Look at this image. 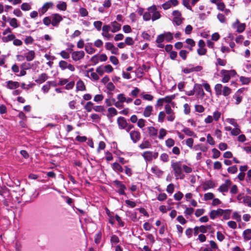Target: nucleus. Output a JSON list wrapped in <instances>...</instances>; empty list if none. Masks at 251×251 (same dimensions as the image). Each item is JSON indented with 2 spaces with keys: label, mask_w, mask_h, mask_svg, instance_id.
I'll return each instance as SVG.
<instances>
[{
  "label": "nucleus",
  "mask_w": 251,
  "mask_h": 251,
  "mask_svg": "<svg viewBox=\"0 0 251 251\" xmlns=\"http://www.w3.org/2000/svg\"><path fill=\"white\" fill-rule=\"evenodd\" d=\"M148 11L144 13L143 20L145 21H149L151 20L155 21L161 17L160 11L157 9L155 5H152L147 8Z\"/></svg>",
  "instance_id": "obj_1"
},
{
  "label": "nucleus",
  "mask_w": 251,
  "mask_h": 251,
  "mask_svg": "<svg viewBox=\"0 0 251 251\" xmlns=\"http://www.w3.org/2000/svg\"><path fill=\"white\" fill-rule=\"evenodd\" d=\"M171 166L175 172V176L176 179H183L184 177V175L182 171V166L180 162L172 163Z\"/></svg>",
  "instance_id": "obj_2"
},
{
  "label": "nucleus",
  "mask_w": 251,
  "mask_h": 251,
  "mask_svg": "<svg viewBox=\"0 0 251 251\" xmlns=\"http://www.w3.org/2000/svg\"><path fill=\"white\" fill-rule=\"evenodd\" d=\"M221 74L222 76V82L225 83L228 82L231 76H234L235 75H236V73L234 70L230 71L222 70L221 71Z\"/></svg>",
  "instance_id": "obj_3"
},
{
  "label": "nucleus",
  "mask_w": 251,
  "mask_h": 251,
  "mask_svg": "<svg viewBox=\"0 0 251 251\" xmlns=\"http://www.w3.org/2000/svg\"><path fill=\"white\" fill-rule=\"evenodd\" d=\"M165 113L167 115V119L169 122H173L176 118L175 113L172 109L171 106L166 104L165 106Z\"/></svg>",
  "instance_id": "obj_4"
},
{
  "label": "nucleus",
  "mask_w": 251,
  "mask_h": 251,
  "mask_svg": "<svg viewBox=\"0 0 251 251\" xmlns=\"http://www.w3.org/2000/svg\"><path fill=\"white\" fill-rule=\"evenodd\" d=\"M172 15L174 17L173 22L176 25H180L184 20V18L182 17L180 12L178 10H175L173 12Z\"/></svg>",
  "instance_id": "obj_5"
},
{
  "label": "nucleus",
  "mask_w": 251,
  "mask_h": 251,
  "mask_svg": "<svg viewBox=\"0 0 251 251\" xmlns=\"http://www.w3.org/2000/svg\"><path fill=\"white\" fill-rule=\"evenodd\" d=\"M142 155L146 161H151L158 157V153L157 152L146 151L144 152Z\"/></svg>",
  "instance_id": "obj_6"
},
{
  "label": "nucleus",
  "mask_w": 251,
  "mask_h": 251,
  "mask_svg": "<svg viewBox=\"0 0 251 251\" xmlns=\"http://www.w3.org/2000/svg\"><path fill=\"white\" fill-rule=\"evenodd\" d=\"M51 25L52 26L57 27L59 23L63 20L62 16L58 13H53L51 15Z\"/></svg>",
  "instance_id": "obj_7"
},
{
  "label": "nucleus",
  "mask_w": 251,
  "mask_h": 251,
  "mask_svg": "<svg viewBox=\"0 0 251 251\" xmlns=\"http://www.w3.org/2000/svg\"><path fill=\"white\" fill-rule=\"evenodd\" d=\"M85 52L83 50L74 51L72 53V58L75 61H79L84 58Z\"/></svg>",
  "instance_id": "obj_8"
},
{
  "label": "nucleus",
  "mask_w": 251,
  "mask_h": 251,
  "mask_svg": "<svg viewBox=\"0 0 251 251\" xmlns=\"http://www.w3.org/2000/svg\"><path fill=\"white\" fill-rule=\"evenodd\" d=\"M232 27L236 29V31L239 33L243 32L246 28V24L245 23H240L239 21L237 19L236 21L233 23Z\"/></svg>",
  "instance_id": "obj_9"
},
{
  "label": "nucleus",
  "mask_w": 251,
  "mask_h": 251,
  "mask_svg": "<svg viewBox=\"0 0 251 251\" xmlns=\"http://www.w3.org/2000/svg\"><path fill=\"white\" fill-rule=\"evenodd\" d=\"M178 4L177 0H169L162 4L164 10H168L173 6H176Z\"/></svg>",
  "instance_id": "obj_10"
},
{
  "label": "nucleus",
  "mask_w": 251,
  "mask_h": 251,
  "mask_svg": "<svg viewBox=\"0 0 251 251\" xmlns=\"http://www.w3.org/2000/svg\"><path fill=\"white\" fill-rule=\"evenodd\" d=\"M54 6V4L52 2L50 1L46 2L44 5L39 9V12L42 14H44L49 9L52 8Z\"/></svg>",
  "instance_id": "obj_11"
},
{
  "label": "nucleus",
  "mask_w": 251,
  "mask_h": 251,
  "mask_svg": "<svg viewBox=\"0 0 251 251\" xmlns=\"http://www.w3.org/2000/svg\"><path fill=\"white\" fill-rule=\"evenodd\" d=\"M130 139L133 143H136L140 140L141 134L137 130H132L129 133Z\"/></svg>",
  "instance_id": "obj_12"
},
{
  "label": "nucleus",
  "mask_w": 251,
  "mask_h": 251,
  "mask_svg": "<svg viewBox=\"0 0 251 251\" xmlns=\"http://www.w3.org/2000/svg\"><path fill=\"white\" fill-rule=\"evenodd\" d=\"M231 184V182L229 179H226L225 183L222 184L218 190L221 192H226L228 191V187Z\"/></svg>",
  "instance_id": "obj_13"
},
{
  "label": "nucleus",
  "mask_w": 251,
  "mask_h": 251,
  "mask_svg": "<svg viewBox=\"0 0 251 251\" xmlns=\"http://www.w3.org/2000/svg\"><path fill=\"white\" fill-rule=\"evenodd\" d=\"M222 212L223 209L221 208H219L217 210H212L209 214L210 218L212 219H214L218 217L222 216Z\"/></svg>",
  "instance_id": "obj_14"
},
{
  "label": "nucleus",
  "mask_w": 251,
  "mask_h": 251,
  "mask_svg": "<svg viewBox=\"0 0 251 251\" xmlns=\"http://www.w3.org/2000/svg\"><path fill=\"white\" fill-rule=\"evenodd\" d=\"M88 76L91 79L94 80H98L99 79V76L97 72H94V69L91 68L89 69L87 71Z\"/></svg>",
  "instance_id": "obj_15"
},
{
  "label": "nucleus",
  "mask_w": 251,
  "mask_h": 251,
  "mask_svg": "<svg viewBox=\"0 0 251 251\" xmlns=\"http://www.w3.org/2000/svg\"><path fill=\"white\" fill-rule=\"evenodd\" d=\"M48 78L49 76L47 74L42 73L39 75L38 77L35 80V81L38 84H41L46 81Z\"/></svg>",
  "instance_id": "obj_16"
},
{
  "label": "nucleus",
  "mask_w": 251,
  "mask_h": 251,
  "mask_svg": "<svg viewBox=\"0 0 251 251\" xmlns=\"http://www.w3.org/2000/svg\"><path fill=\"white\" fill-rule=\"evenodd\" d=\"M117 123L119 128L125 129L127 126V123L126 119L123 117H119L117 119Z\"/></svg>",
  "instance_id": "obj_17"
},
{
  "label": "nucleus",
  "mask_w": 251,
  "mask_h": 251,
  "mask_svg": "<svg viewBox=\"0 0 251 251\" xmlns=\"http://www.w3.org/2000/svg\"><path fill=\"white\" fill-rule=\"evenodd\" d=\"M6 87L10 89H15L18 88L20 86L19 83L17 81H13L12 80L8 81L6 82Z\"/></svg>",
  "instance_id": "obj_18"
},
{
  "label": "nucleus",
  "mask_w": 251,
  "mask_h": 251,
  "mask_svg": "<svg viewBox=\"0 0 251 251\" xmlns=\"http://www.w3.org/2000/svg\"><path fill=\"white\" fill-rule=\"evenodd\" d=\"M153 111V107L151 105H148L145 107L144 112L143 116L145 118H148L150 117L152 114Z\"/></svg>",
  "instance_id": "obj_19"
},
{
  "label": "nucleus",
  "mask_w": 251,
  "mask_h": 251,
  "mask_svg": "<svg viewBox=\"0 0 251 251\" xmlns=\"http://www.w3.org/2000/svg\"><path fill=\"white\" fill-rule=\"evenodd\" d=\"M194 87L195 92L196 91L198 95L200 96L201 98H203L205 94L201 88V85L198 84H195Z\"/></svg>",
  "instance_id": "obj_20"
},
{
  "label": "nucleus",
  "mask_w": 251,
  "mask_h": 251,
  "mask_svg": "<svg viewBox=\"0 0 251 251\" xmlns=\"http://www.w3.org/2000/svg\"><path fill=\"white\" fill-rule=\"evenodd\" d=\"M85 50L87 53L90 54L94 53L96 51V49L93 48L92 44L91 43H88L85 45Z\"/></svg>",
  "instance_id": "obj_21"
},
{
  "label": "nucleus",
  "mask_w": 251,
  "mask_h": 251,
  "mask_svg": "<svg viewBox=\"0 0 251 251\" xmlns=\"http://www.w3.org/2000/svg\"><path fill=\"white\" fill-rule=\"evenodd\" d=\"M185 43L187 44V46L184 47L189 49L190 51L193 50V48L196 45L195 42L193 39L188 38L185 40Z\"/></svg>",
  "instance_id": "obj_22"
},
{
  "label": "nucleus",
  "mask_w": 251,
  "mask_h": 251,
  "mask_svg": "<svg viewBox=\"0 0 251 251\" xmlns=\"http://www.w3.org/2000/svg\"><path fill=\"white\" fill-rule=\"evenodd\" d=\"M76 89L77 91H84L86 90V87L83 81L79 80L76 82Z\"/></svg>",
  "instance_id": "obj_23"
},
{
  "label": "nucleus",
  "mask_w": 251,
  "mask_h": 251,
  "mask_svg": "<svg viewBox=\"0 0 251 251\" xmlns=\"http://www.w3.org/2000/svg\"><path fill=\"white\" fill-rule=\"evenodd\" d=\"M215 187L214 182L211 180L206 181L203 185V189L204 190L213 188Z\"/></svg>",
  "instance_id": "obj_24"
},
{
  "label": "nucleus",
  "mask_w": 251,
  "mask_h": 251,
  "mask_svg": "<svg viewBox=\"0 0 251 251\" xmlns=\"http://www.w3.org/2000/svg\"><path fill=\"white\" fill-rule=\"evenodd\" d=\"M111 31L113 33L118 32L121 29V25L116 21L111 23Z\"/></svg>",
  "instance_id": "obj_25"
},
{
  "label": "nucleus",
  "mask_w": 251,
  "mask_h": 251,
  "mask_svg": "<svg viewBox=\"0 0 251 251\" xmlns=\"http://www.w3.org/2000/svg\"><path fill=\"white\" fill-rule=\"evenodd\" d=\"M223 86L220 83L216 84L215 85L214 89L216 96H219L222 95Z\"/></svg>",
  "instance_id": "obj_26"
},
{
  "label": "nucleus",
  "mask_w": 251,
  "mask_h": 251,
  "mask_svg": "<svg viewBox=\"0 0 251 251\" xmlns=\"http://www.w3.org/2000/svg\"><path fill=\"white\" fill-rule=\"evenodd\" d=\"M15 38V36L13 34H9L4 35L1 38L2 42L7 43L9 41L13 40Z\"/></svg>",
  "instance_id": "obj_27"
},
{
  "label": "nucleus",
  "mask_w": 251,
  "mask_h": 251,
  "mask_svg": "<svg viewBox=\"0 0 251 251\" xmlns=\"http://www.w3.org/2000/svg\"><path fill=\"white\" fill-rule=\"evenodd\" d=\"M244 239L245 241H249L251 239V229H247L243 233Z\"/></svg>",
  "instance_id": "obj_28"
},
{
  "label": "nucleus",
  "mask_w": 251,
  "mask_h": 251,
  "mask_svg": "<svg viewBox=\"0 0 251 251\" xmlns=\"http://www.w3.org/2000/svg\"><path fill=\"white\" fill-rule=\"evenodd\" d=\"M149 134L150 136L156 137L157 134L158 130L153 126H149L148 128Z\"/></svg>",
  "instance_id": "obj_29"
},
{
  "label": "nucleus",
  "mask_w": 251,
  "mask_h": 251,
  "mask_svg": "<svg viewBox=\"0 0 251 251\" xmlns=\"http://www.w3.org/2000/svg\"><path fill=\"white\" fill-rule=\"evenodd\" d=\"M182 131L187 136L197 138V135L189 128L185 127L182 129Z\"/></svg>",
  "instance_id": "obj_30"
},
{
  "label": "nucleus",
  "mask_w": 251,
  "mask_h": 251,
  "mask_svg": "<svg viewBox=\"0 0 251 251\" xmlns=\"http://www.w3.org/2000/svg\"><path fill=\"white\" fill-rule=\"evenodd\" d=\"M231 92L232 90L230 88L227 86H224L223 88L222 95L225 97H227L231 93Z\"/></svg>",
  "instance_id": "obj_31"
},
{
  "label": "nucleus",
  "mask_w": 251,
  "mask_h": 251,
  "mask_svg": "<svg viewBox=\"0 0 251 251\" xmlns=\"http://www.w3.org/2000/svg\"><path fill=\"white\" fill-rule=\"evenodd\" d=\"M8 22H9L10 25L14 28H17L19 26L17 20L16 18H9L8 19Z\"/></svg>",
  "instance_id": "obj_32"
},
{
  "label": "nucleus",
  "mask_w": 251,
  "mask_h": 251,
  "mask_svg": "<svg viewBox=\"0 0 251 251\" xmlns=\"http://www.w3.org/2000/svg\"><path fill=\"white\" fill-rule=\"evenodd\" d=\"M28 61H32L35 57V52L33 50L28 51L25 55Z\"/></svg>",
  "instance_id": "obj_33"
},
{
  "label": "nucleus",
  "mask_w": 251,
  "mask_h": 251,
  "mask_svg": "<svg viewBox=\"0 0 251 251\" xmlns=\"http://www.w3.org/2000/svg\"><path fill=\"white\" fill-rule=\"evenodd\" d=\"M112 168L117 172H123L124 171L122 166L117 162H115L112 164Z\"/></svg>",
  "instance_id": "obj_34"
},
{
  "label": "nucleus",
  "mask_w": 251,
  "mask_h": 251,
  "mask_svg": "<svg viewBox=\"0 0 251 251\" xmlns=\"http://www.w3.org/2000/svg\"><path fill=\"white\" fill-rule=\"evenodd\" d=\"M231 212V210L229 209H223V212L222 214V216H223V219L225 220H228L230 218V214Z\"/></svg>",
  "instance_id": "obj_35"
},
{
  "label": "nucleus",
  "mask_w": 251,
  "mask_h": 251,
  "mask_svg": "<svg viewBox=\"0 0 251 251\" xmlns=\"http://www.w3.org/2000/svg\"><path fill=\"white\" fill-rule=\"evenodd\" d=\"M56 7L59 10L65 11L67 9V3L65 1L60 2L56 5Z\"/></svg>",
  "instance_id": "obj_36"
},
{
  "label": "nucleus",
  "mask_w": 251,
  "mask_h": 251,
  "mask_svg": "<svg viewBox=\"0 0 251 251\" xmlns=\"http://www.w3.org/2000/svg\"><path fill=\"white\" fill-rule=\"evenodd\" d=\"M151 147L150 142L147 140L143 141L139 146V148L142 150L150 148Z\"/></svg>",
  "instance_id": "obj_37"
},
{
  "label": "nucleus",
  "mask_w": 251,
  "mask_h": 251,
  "mask_svg": "<svg viewBox=\"0 0 251 251\" xmlns=\"http://www.w3.org/2000/svg\"><path fill=\"white\" fill-rule=\"evenodd\" d=\"M142 98L147 100L151 101L153 99V96L148 94H146L145 92H143L141 94Z\"/></svg>",
  "instance_id": "obj_38"
},
{
  "label": "nucleus",
  "mask_w": 251,
  "mask_h": 251,
  "mask_svg": "<svg viewBox=\"0 0 251 251\" xmlns=\"http://www.w3.org/2000/svg\"><path fill=\"white\" fill-rule=\"evenodd\" d=\"M233 99H235L236 104H239L242 100V97L237 93H235L234 95L233 96Z\"/></svg>",
  "instance_id": "obj_39"
},
{
  "label": "nucleus",
  "mask_w": 251,
  "mask_h": 251,
  "mask_svg": "<svg viewBox=\"0 0 251 251\" xmlns=\"http://www.w3.org/2000/svg\"><path fill=\"white\" fill-rule=\"evenodd\" d=\"M68 64L69 63L65 61L61 60L59 61L58 65L61 70L64 71L67 68V66H68Z\"/></svg>",
  "instance_id": "obj_40"
},
{
  "label": "nucleus",
  "mask_w": 251,
  "mask_h": 251,
  "mask_svg": "<svg viewBox=\"0 0 251 251\" xmlns=\"http://www.w3.org/2000/svg\"><path fill=\"white\" fill-rule=\"evenodd\" d=\"M166 117V113L164 111H161L159 113L158 116V122L162 123L164 122V119Z\"/></svg>",
  "instance_id": "obj_41"
},
{
  "label": "nucleus",
  "mask_w": 251,
  "mask_h": 251,
  "mask_svg": "<svg viewBox=\"0 0 251 251\" xmlns=\"http://www.w3.org/2000/svg\"><path fill=\"white\" fill-rule=\"evenodd\" d=\"M165 39L167 42H170L173 39V34L170 32H165L163 33Z\"/></svg>",
  "instance_id": "obj_42"
},
{
  "label": "nucleus",
  "mask_w": 251,
  "mask_h": 251,
  "mask_svg": "<svg viewBox=\"0 0 251 251\" xmlns=\"http://www.w3.org/2000/svg\"><path fill=\"white\" fill-rule=\"evenodd\" d=\"M241 132L240 127L238 126H237L234 127V128L231 130V134L233 136H236L239 135Z\"/></svg>",
  "instance_id": "obj_43"
},
{
  "label": "nucleus",
  "mask_w": 251,
  "mask_h": 251,
  "mask_svg": "<svg viewBox=\"0 0 251 251\" xmlns=\"http://www.w3.org/2000/svg\"><path fill=\"white\" fill-rule=\"evenodd\" d=\"M167 135V131L163 128L159 129L158 138L159 139H163L164 137Z\"/></svg>",
  "instance_id": "obj_44"
},
{
  "label": "nucleus",
  "mask_w": 251,
  "mask_h": 251,
  "mask_svg": "<svg viewBox=\"0 0 251 251\" xmlns=\"http://www.w3.org/2000/svg\"><path fill=\"white\" fill-rule=\"evenodd\" d=\"M221 113L220 111L216 110L213 112L212 117L213 120L217 122L219 121V120L221 118Z\"/></svg>",
  "instance_id": "obj_45"
},
{
  "label": "nucleus",
  "mask_w": 251,
  "mask_h": 251,
  "mask_svg": "<svg viewBox=\"0 0 251 251\" xmlns=\"http://www.w3.org/2000/svg\"><path fill=\"white\" fill-rule=\"evenodd\" d=\"M243 202L249 207H251V197L249 196H245Z\"/></svg>",
  "instance_id": "obj_46"
},
{
  "label": "nucleus",
  "mask_w": 251,
  "mask_h": 251,
  "mask_svg": "<svg viewBox=\"0 0 251 251\" xmlns=\"http://www.w3.org/2000/svg\"><path fill=\"white\" fill-rule=\"evenodd\" d=\"M93 103L91 101H89L86 103L84 106V109L88 112H90L93 109Z\"/></svg>",
  "instance_id": "obj_47"
},
{
  "label": "nucleus",
  "mask_w": 251,
  "mask_h": 251,
  "mask_svg": "<svg viewBox=\"0 0 251 251\" xmlns=\"http://www.w3.org/2000/svg\"><path fill=\"white\" fill-rule=\"evenodd\" d=\"M213 153L212 158L213 159H217L219 158L221 155V152L216 148H214L212 150Z\"/></svg>",
  "instance_id": "obj_48"
},
{
  "label": "nucleus",
  "mask_w": 251,
  "mask_h": 251,
  "mask_svg": "<svg viewBox=\"0 0 251 251\" xmlns=\"http://www.w3.org/2000/svg\"><path fill=\"white\" fill-rule=\"evenodd\" d=\"M240 81L243 84L247 85L251 81V78L249 77H246L245 76H240L239 78Z\"/></svg>",
  "instance_id": "obj_49"
},
{
  "label": "nucleus",
  "mask_w": 251,
  "mask_h": 251,
  "mask_svg": "<svg viewBox=\"0 0 251 251\" xmlns=\"http://www.w3.org/2000/svg\"><path fill=\"white\" fill-rule=\"evenodd\" d=\"M115 101H116L115 99L114 98H112L106 99L105 100L106 105L107 106H110L112 105H114Z\"/></svg>",
  "instance_id": "obj_50"
},
{
  "label": "nucleus",
  "mask_w": 251,
  "mask_h": 251,
  "mask_svg": "<svg viewBox=\"0 0 251 251\" xmlns=\"http://www.w3.org/2000/svg\"><path fill=\"white\" fill-rule=\"evenodd\" d=\"M226 122L230 125L233 126L234 127L239 126L236 120L233 118H227L226 119Z\"/></svg>",
  "instance_id": "obj_51"
},
{
  "label": "nucleus",
  "mask_w": 251,
  "mask_h": 251,
  "mask_svg": "<svg viewBox=\"0 0 251 251\" xmlns=\"http://www.w3.org/2000/svg\"><path fill=\"white\" fill-rule=\"evenodd\" d=\"M90 61L93 65H96L99 62V56L98 54L93 55L90 59Z\"/></svg>",
  "instance_id": "obj_52"
},
{
  "label": "nucleus",
  "mask_w": 251,
  "mask_h": 251,
  "mask_svg": "<svg viewBox=\"0 0 251 251\" xmlns=\"http://www.w3.org/2000/svg\"><path fill=\"white\" fill-rule=\"evenodd\" d=\"M207 142L210 145L214 146L215 142L210 134H207L206 136Z\"/></svg>",
  "instance_id": "obj_53"
},
{
  "label": "nucleus",
  "mask_w": 251,
  "mask_h": 251,
  "mask_svg": "<svg viewBox=\"0 0 251 251\" xmlns=\"http://www.w3.org/2000/svg\"><path fill=\"white\" fill-rule=\"evenodd\" d=\"M166 146L170 148L173 147L175 145V141L172 138H169L165 141Z\"/></svg>",
  "instance_id": "obj_54"
},
{
  "label": "nucleus",
  "mask_w": 251,
  "mask_h": 251,
  "mask_svg": "<svg viewBox=\"0 0 251 251\" xmlns=\"http://www.w3.org/2000/svg\"><path fill=\"white\" fill-rule=\"evenodd\" d=\"M51 82L48 81L47 82V83L43 86L42 88V90L44 92V93H47L49 92L50 89V85Z\"/></svg>",
  "instance_id": "obj_55"
},
{
  "label": "nucleus",
  "mask_w": 251,
  "mask_h": 251,
  "mask_svg": "<svg viewBox=\"0 0 251 251\" xmlns=\"http://www.w3.org/2000/svg\"><path fill=\"white\" fill-rule=\"evenodd\" d=\"M146 123V121L144 119H139L137 121V126L140 128L144 127Z\"/></svg>",
  "instance_id": "obj_56"
},
{
  "label": "nucleus",
  "mask_w": 251,
  "mask_h": 251,
  "mask_svg": "<svg viewBox=\"0 0 251 251\" xmlns=\"http://www.w3.org/2000/svg\"><path fill=\"white\" fill-rule=\"evenodd\" d=\"M101 238V232L99 231L95 236V242L98 244L100 243Z\"/></svg>",
  "instance_id": "obj_57"
},
{
  "label": "nucleus",
  "mask_w": 251,
  "mask_h": 251,
  "mask_svg": "<svg viewBox=\"0 0 251 251\" xmlns=\"http://www.w3.org/2000/svg\"><path fill=\"white\" fill-rule=\"evenodd\" d=\"M21 9L23 11H28L31 9V7L29 3L25 2L21 5Z\"/></svg>",
  "instance_id": "obj_58"
},
{
  "label": "nucleus",
  "mask_w": 251,
  "mask_h": 251,
  "mask_svg": "<svg viewBox=\"0 0 251 251\" xmlns=\"http://www.w3.org/2000/svg\"><path fill=\"white\" fill-rule=\"evenodd\" d=\"M104 97L102 94L96 95L94 98V101L96 102H100L103 100Z\"/></svg>",
  "instance_id": "obj_59"
},
{
  "label": "nucleus",
  "mask_w": 251,
  "mask_h": 251,
  "mask_svg": "<svg viewBox=\"0 0 251 251\" xmlns=\"http://www.w3.org/2000/svg\"><path fill=\"white\" fill-rule=\"evenodd\" d=\"M108 112L111 116H116L118 114L117 110L114 107H110L108 109Z\"/></svg>",
  "instance_id": "obj_60"
},
{
  "label": "nucleus",
  "mask_w": 251,
  "mask_h": 251,
  "mask_svg": "<svg viewBox=\"0 0 251 251\" xmlns=\"http://www.w3.org/2000/svg\"><path fill=\"white\" fill-rule=\"evenodd\" d=\"M140 89L137 87H135L133 90L131 91L130 95L133 97H136L140 93Z\"/></svg>",
  "instance_id": "obj_61"
},
{
  "label": "nucleus",
  "mask_w": 251,
  "mask_h": 251,
  "mask_svg": "<svg viewBox=\"0 0 251 251\" xmlns=\"http://www.w3.org/2000/svg\"><path fill=\"white\" fill-rule=\"evenodd\" d=\"M176 97L175 95H172L170 96H167L164 98V101L166 103H170L172 100L175 99Z\"/></svg>",
  "instance_id": "obj_62"
},
{
  "label": "nucleus",
  "mask_w": 251,
  "mask_h": 251,
  "mask_svg": "<svg viewBox=\"0 0 251 251\" xmlns=\"http://www.w3.org/2000/svg\"><path fill=\"white\" fill-rule=\"evenodd\" d=\"M102 25V22L100 21H95L94 22V24H93L94 27L98 31H100L101 29Z\"/></svg>",
  "instance_id": "obj_63"
},
{
  "label": "nucleus",
  "mask_w": 251,
  "mask_h": 251,
  "mask_svg": "<svg viewBox=\"0 0 251 251\" xmlns=\"http://www.w3.org/2000/svg\"><path fill=\"white\" fill-rule=\"evenodd\" d=\"M125 44L129 46H132L134 44V41L132 38L127 37L125 39Z\"/></svg>",
  "instance_id": "obj_64"
}]
</instances>
